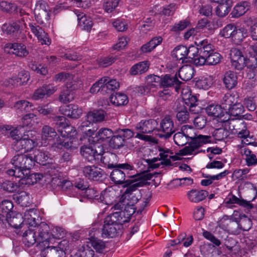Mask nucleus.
I'll use <instances>...</instances> for the list:
<instances>
[{"instance_id": "nucleus-1", "label": "nucleus", "mask_w": 257, "mask_h": 257, "mask_svg": "<svg viewBox=\"0 0 257 257\" xmlns=\"http://www.w3.org/2000/svg\"><path fill=\"white\" fill-rule=\"evenodd\" d=\"M142 175H138L131 180L130 185L126 188L124 194L120 200L114 204L112 209L116 210L115 212L108 215L111 219L119 225L128 222L135 212L134 204L137 203L138 199L132 193L135 191L138 187L141 186L144 182L140 180Z\"/></svg>"}, {"instance_id": "nucleus-2", "label": "nucleus", "mask_w": 257, "mask_h": 257, "mask_svg": "<svg viewBox=\"0 0 257 257\" xmlns=\"http://www.w3.org/2000/svg\"><path fill=\"white\" fill-rule=\"evenodd\" d=\"M85 119V120L83 121L78 126V133L76 132L74 127L71 125L64 126L62 129H59L58 132L60 134L61 137L56 138V141L52 146L53 149L55 151H58L63 148L71 150L77 149L80 145V141L76 137L78 133H83V138L81 137V140L84 139L88 140V138L85 134L87 131L85 130L93 123L90 121L86 116Z\"/></svg>"}, {"instance_id": "nucleus-3", "label": "nucleus", "mask_w": 257, "mask_h": 257, "mask_svg": "<svg viewBox=\"0 0 257 257\" xmlns=\"http://www.w3.org/2000/svg\"><path fill=\"white\" fill-rule=\"evenodd\" d=\"M29 227V230L25 231L23 235V242L24 244L30 247L36 243V245L41 249L48 246L49 242H52V238L49 235L48 232L49 226L45 222H41L39 225Z\"/></svg>"}, {"instance_id": "nucleus-4", "label": "nucleus", "mask_w": 257, "mask_h": 257, "mask_svg": "<svg viewBox=\"0 0 257 257\" xmlns=\"http://www.w3.org/2000/svg\"><path fill=\"white\" fill-rule=\"evenodd\" d=\"M10 136L15 141L13 143V149L16 151L24 150L25 152H31L36 146H41L40 142L36 140V131H29L22 136L18 128L11 130Z\"/></svg>"}, {"instance_id": "nucleus-5", "label": "nucleus", "mask_w": 257, "mask_h": 257, "mask_svg": "<svg viewBox=\"0 0 257 257\" xmlns=\"http://www.w3.org/2000/svg\"><path fill=\"white\" fill-rule=\"evenodd\" d=\"M13 168L8 170L7 174L16 177L23 176L26 170L30 169L34 165L31 154H18L13 157L11 162Z\"/></svg>"}, {"instance_id": "nucleus-6", "label": "nucleus", "mask_w": 257, "mask_h": 257, "mask_svg": "<svg viewBox=\"0 0 257 257\" xmlns=\"http://www.w3.org/2000/svg\"><path fill=\"white\" fill-rule=\"evenodd\" d=\"M238 96L234 92L226 93L221 100V105L225 111L231 116H239L244 112L243 105L238 102Z\"/></svg>"}, {"instance_id": "nucleus-7", "label": "nucleus", "mask_w": 257, "mask_h": 257, "mask_svg": "<svg viewBox=\"0 0 257 257\" xmlns=\"http://www.w3.org/2000/svg\"><path fill=\"white\" fill-rule=\"evenodd\" d=\"M35 209H30L25 212L24 216L19 213H12L13 216L8 220L9 224L15 228L36 226L37 222L36 217L37 215Z\"/></svg>"}, {"instance_id": "nucleus-8", "label": "nucleus", "mask_w": 257, "mask_h": 257, "mask_svg": "<svg viewBox=\"0 0 257 257\" xmlns=\"http://www.w3.org/2000/svg\"><path fill=\"white\" fill-rule=\"evenodd\" d=\"M219 35L230 38L235 44H239L247 37V32L244 28H237L234 25L229 24L220 30Z\"/></svg>"}, {"instance_id": "nucleus-9", "label": "nucleus", "mask_w": 257, "mask_h": 257, "mask_svg": "<svg viewBox=\"0 0 257 257\" xmlns=\"http://www.w3.org/2000/svg\"><path fill=\"white\" fill-rule=\"evenodd\" d=\"M88 138L89 143H96V144L109 142V140L113 135L112 131L108 128H101L98 132L94 133V130L89 129L85 133Z\"/></svg>"}, {"instance_id": "nucleus-10", "label": "nucleus", "mask_w": 257, "mask_h": 257, "mask_svg": "<svg viewBox=\"0 0 257 257\" xmlns=\"http://www.w3.org/2000/svg\"><path fill=\"white\" fill-rule=\"evenodd\" d=\"M157 122L154 119L141 120L137 124L136 127V130L137 131L136 138L142 140L152 142V138L149 136L141 134V133H150L157 127Z\"/></svg>"}, {"instance_id": "nucleus-11", "label": "nucleus", "mask_w": 257, "mask_h": 257, "mask_svg": "<svg viewBox=\"0 0 257 257\" xmlns=\"http://www.w3.org/2000/svg\"><path fill=\"white\" fill-rule=\"evenodd\" d=\"M198 146L195 143L189 144L188 146L185 147L183 150L180 151V153L178 155H173V153L168 149H161L160 150V154L161 159L162 160H169L172 159L173 160H177L181 159V156L193 155L196 154V149Z\"/></svg>"}, {"instance_id": "nucleus-12", "label": "nucleus", "mask_w": 257, "mask_h": 257, "mask_svg": "<svg viewBox=\"0 0 257 257\" xmlns=\"http://www.w3.org/2000/svg\"><path fill=\"white\" fill-rule=\"evenodd\" d=\"M93 143L92 145L81 147L80 150L81 155L89 162L99 160L104 153V149L101 145Z\"/></svg>"}, {"instance_id": "nucleus-13", "label": "nucleus", "mask_w": 257, "mask_h": 257, "mask_svg": "<svg viewBox=\"0 0 257 257\" xmlns=\"http://www.w3.org/2000/svg\"><path fill=\"white\" fill-rule=\"evenodd\" d=\"M116 168L111 173V180L116 184H121L124 182L126 174L128 175L129 171L134 170V166L128 163L119 164Z\"/></svg>"}, {"instance_id": "nucleus-14", "label": "nucleus", "mask_w": 257, "mask_h": 257, "mask_svg": "<svg viewBox=\"0 0 257 257\" xmlns=\"http://www.w3.org/2000/svg\"><path fill=\"white\" fill-rule=\"evenodd\" d=\"M68 241L66 240L61 241L58 246H46L41 252L42 257H65L64 250L68 246Z\"/></svg>"}, {"instance_id": "nucleus-15", "label": "nucleus", "mask_w": 257, "mask_h": 257, "mask_svg": "<svg viewBox=\"0 0 257 257\" xmlns=\"http://www.w3.org/2000/svg\"><path fill=\"white\" fill-rule=\"evenodd\" d=\"M20 13L22 17V21H17L11 24H4L2 26V30L3 33L7 34H14L21 31L26 27L25 21H28L29 14L23 10H20Z\"/></svg>"}, {"instance_id": "nucleus-16", "label": "nucleus", "mask_w": 257, "mask_h": 257, "mask_svg": "<svg viewBox=\"0 0 257 257\" xmlns=\"http://www.w3.org/2000/svg\"><path fill=\"white\" fill-rule=\"evenodd\" d=\"M205 111L208 115L217 118L218 121L225 123V125L230 119L229 114L223 109L222 105L210 104L206 107Z\"/></svg>"}, {"instance_id": "nucleus-17", "label": "nucleus", "mask_w": 257, "mask_h": 257, "mask_svg": "<svg viewBox=\"0 0 257 257\" xmlns=\"http://www.w3.org/2000/svg\"><path fill=\"white\" fill-rule=\"evenodd\" d=\"M88 232L89 237L86 239V243L91 244L96 252L103 253L106 247V242L95 236L98 233V230L95 228H92Z\"/></svg>"}, {"instance_id": "nucleus-18", "label": "nucleus", "mask_w": 257, "mask_h": 257, "mask_svg": "<svg viewBox=\"0 0 257 257\" xmlns=\"http://www.w3.org/2000/svg\"><path fill=\"white\" fill-rule=\"evenodd\" d=\"M36 21L40 25L44 24L43 19L49 20L50 19V11L47 3L43 0H38L34 10Z\"/></svg>"}, {"instance_id": "nucleus-19", "label": "nucleus", "mask_w": 257, "mask_h": 257, "mask_svg": "<svg viewBox=\"0 0 257 257\" xmlns=\"http://www.w3.org/2000/svg\"><path fill=\"white\" fill-rule=\"evenodd\" d=\"M181 96L183 104H186L189 107V111L191 114H195L199 112V107H197V98L195 96L191 94V91L188 86L182 88Z\"/></svg>"}, {"instance_id": "nucleus-20", "label": "nucleus", "mask_w": 257, "mask_h": 257, "mask_svg": "<svg viewBox=\"0 0 257 257\" xmlns=\"http://www.w3.org/2000/svg\"><path fill=\"white\" fill-rule=\"evenodd\" d=\"M231 133L237 135L240 138H246L249 136V132L246 130L244 123L239 120L231 118L226 123Z\"/></svg>"}, {"instance_id": "nucleus-21", "label": "nucleus", "mask_w": 257, "mask_h": 257, "mask_svg": "<svg viewBox=\"0 0 257 257\" xmlns=\"http://www.w3.org/2000/svg\"><path fill=\"white\" fill-rule=\"evenodd\" d=\"M195 44L196 46L195 49L197 50L198 56L194 59V63L196 65H197V62L199 59L200 60L201 58H206L214 50L213 46L206 39L196 41Z\"/></svg>"}, {"instance_id": "nucleus-22", "label": "nucleus", "mask_w": 257, "mask_h": 257, "mask_svg": "<svg viewBox=\"0 0 257 257\" xmlns=\"http://www.w3.org/2000/svg\"><path fill=\"white\" fill-rule=\"evenodd\" d=\"M31 32L37 37L41 45L49 46L51 44V39L47 33L41 27L34 23L29 24Z\"/></svg>"}, {"instance_id": "nucleus-23", "label": "nucleus", "mask_w": 257, "mask_h": 257, "mask_svg": "<svg viewBox=\"0 0 257 257\" xmlns=\"http://www.w3.org/2000/svg\"><path fill=\"white\" fill-rule=\"evenodd\" d=\"M119 227V225L112 220L111 217L107 216L104 219L102 236L105 238L114 237L117 233Z\"/></svg>"}, {"instance_id": "nucleus-24", "label": "nucleus", "mask_w": 257, "mask_h": 257, "mask_svg": "<svg viewBox=\"0 0 257 257\" xmlns=\"http://www.w3.org/2000/svg\"><path fill=\"white\" fill-rule=\"evenodd\" d=\"M4 50L7 54H14L20 57H26L29 53L26 46L21 43L6 44L4 47Z\"/></svg>"}, {"instance_id": "nucleus-25", "label": "nucleus", "mask_w": 257, "mask_h": 257, "mask_svg": "<svg viewBox=\"0 0 257 257\" xmlns=\"http://www.w3.org/2000/svg\"><path fill=\"white\" fill-rule=\"evenodd\" d=\"M67 2L60 3L56 5L54 8V12L57 13L62 10H66L71 6H76L84 9L89 8L91 6L90 0H67Z\"/></svg>"}, {"instance_id": "nucleus-26", "label": "nucleus", "mask_w": 257, "mask_h": 257, "mask_svg": "<svg viewBox=\"0 0 257 257\" xmlns=\"http://www.w3.org/2000/svg\"><path fill=\"white\" fill-rule=\"evenodd\" d=\"M119 193L112 186L106 188L100 193L99 200L107 205H112L115 201Z\"/></svg>"}, {"instance_id": "nucleus-27", "label": "nucleus", "mask_w": 257, "mask_h": 257, "mask_svg": "<svg viewBox=\"0 0 257 257\" xmlns=\"http://www.w3.org/2000/svg\"><path fill=\"white\" fill-rule=\"evenodd\" d=\"M195 50L194 46L187 48L184 46H178L175 47L172 52V56L176 60H181L187 58L189 55V58L194 56V53H192Z\"/></svg>"}, {"instance_id": "nucleus-28", "label": "nucleus", "mask_w": 257, "mask_h": 257, "mask_svg": "<svg viewBox=\"0 0 257 257\" xmlns=\"http://www.w3.org/2000/svg\"><path fill=\"white\" fill-rule=\"evenodd\" d=\"M231 66L237 70H240L244 67L245 57L238 49L232 48L230 53Z\"/></svg>"}, {"instance_id": "nucleus-29", "label": "nucleus", "mask_w": 257, "mask_h": 257, "mask_svg": "<svg viewBox=\"0 0 257 257\" xmlns=\"http://www.w3.org/2000/svg\"><path fill=\"white\" fill-rule=\"evenodd\" d=\"M43 177L41 173L30 174V169H28L23 172V176L21 175L17 177L20 178L19 181L20 185H33L41 180Z\"/></svg>"}, {"instance_id": "nucleus-30", "label": "nucleus", "mask_w": 257, "mask_h": 257, "mask_svg": "<svg viewBox=\"0 0 257 257\" xmlns=\"http://www.w3.org/2000/svg\"><path fill=\"white\" fill-rule=\"evenodd\" d=\"M59 111L64 115L74 119L79 118L83 113V109L74 104L61 106Z\"/></svg>"}, {"instance_id": "nucleus-31", "label": "nucleus", "mask_w": 257, "mask_h": 257, "mask_svg": "<svg viewBox=\"0 0 257 257\" xmlns=\"http://www.w3.org/2000/svg\"><path fill=\"white\" fill-rule=\"evenodd\" d=\"M57 90V87L52 84L43 86L36 89L34 92L32 99L38 100L43 98H46L53 94Z\"/></svg>"}, {"instance_id": "nucleus-32", "label": "nucleus", "mask_w": 257, "mask_h": 257, "mask_svg": "<svg viewBox=\"0 0 257 257\" xmlns=\"http://www.w3.org/2000/svg\"><path fill=\"white\" fill-rule=\"evenodd\" d=\"M222 82L225 88L231 90L235 88L238 84V76L236 72L232 71L225 72L222 77Z\"/></svg>"}, {"instance_id": "nucleus-33", "label": "nucleus", "mask_w": 257, "mask_h": 257, "mask_svg": "<svg viewBox=\"0 0 257 257\" xmlns=\"http://www.w3.org/2000/svg\"><path fill=\"white\" fill-rule=\"evenodd\" d=\"M57 135L53 128L48 125L44 126L42 130V141L40 142V146H47L55 139Z\"/></svg>"}, {"instance_id": "nucleus-34", "label": "nucleus", "mask_w": 257, "mask_h": 257, "mask_svg": "<svg viewBox=\"0 0 257 257\" xmlns=\"http://www.w3.org/2000/svg\"><path fill=\"white\" fill-rule=\"evenodd\" d=\"M222 59L221 55L216 52L213 51L206 58H201L197 61V66L204 65H214L218 64Z\"/></svg>"}, {"instance_id": "nucleus-35", "label": "nucleus", "mask_w": 257, "mask_h": 257, "mask_svg": "<svg viewBox=\"0 0 257 257\" xmlns=\"http://www.w3.org/2000/svg\"><path fill=\"white\" fill-rule=\"evenodd\" d=\"M161 128L163 134H161V137L168 138L170 137L174 131V123L169 116L165 117L161 123Z\"/></svg>"}, {"instance_id": "nucleus-36", "label": "nucleus", "mask_w": 257, "mask_h": 257, "mask_svg": "<svg viewBox=\"0 0 257 257\" xmlns=\"http://www.w3.org/2000/svg\"><path fill=\"white\" fill-rule=\"evenodd\" d=\"M85 177L90 180H97L102 177L101 170L95 166H87L83 168Z\"/></svg>"}, {"instance_id": "nucleus-37", "label": "nucleus", "mask_w": 257, "mask_h": 257, "mask_svg": "<svg viewBox=\"0 0 257 257\" xmlns=\"http://www.w3.org/2000/svg\"><path fill=\"white\" fill-rule=\"evenodd\" d=\"M161 77V87H169L175 85L176 90V91H178L181 83L178 80L176 77L166 74Z\"/></svg>"}, {"instance_id": "nucleus-38", "label": "nucleus", "mask_w": 257, "mask_h": 257, "mask_svg": "<svg viewBox=\"0 0 257 257\" xmlns=\"http://www.w3.org/2000/svg\"><path fill=\"white\" fill-rule=\"evenodd\" d=\"M78 26L82 30L90 32L93 26V22L91 17L86 15L77 16Z\"/></svg>"}, {"instance_id": "nucleus-39", "label": "nucleus", "mask_w": 257, "mask_h": 257, "mask_svg": "<svg viewBox=\"0 0 257 257\" xmlns=\"http://www.w3.org/2000/svg\"><path fill=\"white\" fill-rule=\"evenodd\" d=\"M250 7V3L247 1H242L237 3L231 12L232 17H238L242 16L249 10Z\"/></svg>"}, {"instance_id": "nucleus-40", "label": "nucleus", "mask_w": 257, "mask_h": 257, "mask_svg": "<svg viewBox=\"0 0 257 257\" xmlns=\"http://www.w3.org/2000/svg\"><path fill=\"white\" fill-rule=\"evenodd\" d=\"M105 116L106 113L102 109H94L89 111L86 115V117L93 123L103 121Z\"/></svg>"}, {"instance_id": "nucleus-41", "label": "nucleus", "mask_w": 257, "mask_h": 257, "mask_svg": "<svg viewBox=\"0 0 257 257\" xmlns=\"http://www.w3.org/2000/svg\"><path fill=\"white\" fill-rule=\"evenodd\" d=\"M187 126H183L182 127V132H178L174 136V141L175 143L179 146H182L187 144L189 139V134L185 131L187 128Z\"/></svg>"}, {"instance_id": "nucleus-42", "label": "nucleus", "mask_w": 257, "mask_h": 257, "mask_svg": "<svg viewBox=\"0 0 257 257\" xmlns=\"http://www.w3.org/2000/svg\"><path fill=\"white\" fill-rule=\"evenodd\" d=\"M34 155L32 156L34 162H36L43 165H45L46 162L49 159L51 160V155L46 151H43L39 149L33 150Z\"/></svg>"}, {"instance_id": "nucleus-43", "label": "nucleus", "mask_w": 257, "mask_h": 257, "mask_svg": "<svg viewBox=\"0 0 257 257\" xmlns=\"http://www.w3.org/2000/svg\"><path fill=\"white\" fill-rule=\"evenodd\" d=\"M71 84H67L61 92L59 96V100L64 103L72 101L74 98V93L71 88Z\"/></svg>"}, {"instance_id": "nucleus-44", "label": "nucleus", "mask_w": 257, "mask_h": 257, "mask_svg": "<svg viewBox=\"0 0 257 257\" xmlns=\"http://www.w3.org/2000/svg\"><path fill=\"white\" fill-rule=\"evenodd\" d=\"M14 108L18 112H29L33 110V104L26 100H20L15 102Z\"/></svg>"}, {"instance_id": "nucleus-45", "label": "nucleus", "mask_w": 257, "mask_h": 257, "mask_svg": "<svg viewBox=\"0 0 257 257\" xmlns=\"http://www.w3.org/2000/svg\"><path fill=\"white\" fill-rule=\"evenodd\" d=\"M110 102L116 106L124 105L128 102L127 95L122 93H116L111 94L109 97Z\"/></svg>"}, {"instance_id": "nucleus-46", "label": "nucleus", "mask_w": 257, "mask_h": 257, "mask_svg": "<svg viewBox=\"0 0 257 257\" xmlns=\"http://www.w3.org/2000/svg\"><path fill=\"white\" fill-rule=\"evenodd\" d=\"M147 89L154 92L158 87H161V77L155 75H149L147 77Z\"/></svg>"}, {"instance_id": "nucleus-47", "label": "nucleus", "mask_w": 257, "mask_h": 257, "mask_svg": "<svg viewBox=\"0 0 257 257\" xmlns=\"http://www.w3.org/2000/svg\"><path fill=\"white\" fill-rule=\"evenodd\" d=\"M189 200L197 203L204 200L207 196V192L204 190H192L187 193Z\"/></svg>"}, {"instance_id": "nucleus-48", "label": "nucleus", "mask_w": 257, "mask_h": 257, "mask_svg": "<svg viewBox=\"0 0 257 257\" xmlns=\"http://www.w3.org/2000/svg\"><path fill=\"white\" fill-rule=\"evenodd\" d=\"M214 78L213 76L204 75L196 81V86L199 89H208L213 84Z\"/></svg>"}, {"instance_id": "nucleus-49", "label": "nucleus", "mask_w": 257, "mask_h": 257, "mask_svg": "<svg viewBox=\"0 0 257 257\" xmlns=\"http://www.w3.org/2000/svg\"><path fill=\"white\" fill-rule=\"evenodd\" d=\"M241 154L245 157L246 165L248 167L257 165V157L251 150L248 148H243L241 150Z\"/></svg>"}, {"instance_id": "nucleus-50", "label": "nucleus", "mask_w": 257, "mask_h": 257, "mask_svg": "<svg viewBox=\"0 0 257 257\" xmlns=\"http://www.w3.org/2000/svg\"><path fill=\"white\" fill-rule=\"evenodd\" d=\"M195 70L194 67L191 65H184L179 71L180 78L184 80H190L194 76Z\"/></svg>"}, {"instance_id": "nucleus-51", "label": "nucleus", "mask_w": 257, "mask_h": 257, "mask_svg": "<svg viewBox=\"0 0 257 257\" xmlns=\"http://www.w3.org/2000/svg\"><path fill=\"white\" fill-rule=\"evenodd\" d=\"M163 39L161 37H155L152 39L149 42L143 45L141 47V51L143 53L150 52L157 46L162 42Z\"/></svg>"}, {"instance_id": "nucleus-52", "label": "nucleus", "mask_w": 257, "mask_h": 257, "mask_svg": "<svg viewBox=\"0 0 257 257\" xmlns=\"http://www.w3.org/2000/svg\"><path fill=\"white\" fill-rule=\"evenodd\" d=\"M23 126L31 128L37 124L39 120L37 115L34 113H28L25 115L22 118Z\"/></svg>"}, {"instance_id": "nucleus-53", "label": "nucleus", "mask_w": 257, "mask_h": 257, "mask_svg": "<svg viewBox=\"0 0 257 257\" xmlns=\"http://www.w3.org/2000/svg\"><path fill=\"white\" fill-rule=\"evenodd\" d=\"M193 241V237L192 235L186 236L185 233H181L176 239L171 240V245L183 243L184 246L187 247L192 244Z\"/></svg>"}, {"instance_id": "nucleus-54", "label": "nucleus", "mask_w": 257, "mask_h": 257, "mask_svg": "<svg viewBox=\"0 0 257 257\" xmlns=\"http://www.w3.org/2000/svg\"><path fill=\"white\" fill-rule=\"evenodd\" d=\"M231 7V2L219 4L215 9L216 14L219 17H224L229 13Z\"/></svg>"}, {"instance_id": "nucleus-55", "label": "nucleus", "mask_w": 257, "mask_h": 257, "mask_svg": "<svg viewBox=\"0 0 257 257\" xmlns=\"http://www.w3.org/2000/svg\"><path fill=\"white\" fill-rule=\"evenodd\" d=\"M149 65L148 61L140 62L132 67L130 73L132 75H135L144 73L148 70Z\"/></svg>"}, {"instance_id": "nucleus-56", "label": "nucleus", "mask_w": 257, "mask_h": 257, "mask_svg": "<svg viewBox=\"0 0 257 257\" xmlns=\"http://www.w3.org/2000/svg\"><path fill=\"white\" fill-rule=\"evenodd\" d=\"M227 174L228 172L227 171H224L215 175H207L206 176H204L205 179L201 181V184L205 186H208L211 184L214 181L220 180L222 178L225 177Z\"/></svg>"}, {"instance_id": "nucleus-57", "label": "nucleus", "mask_w": 257, "mask_h": 257, "mask_svg": "<svg viewBox=\"0 0 257 257\" xmlns=\"http://www.w3.org/2000/svg\"><path fill=\"white\" fill-rule=\"evenodd\" d=\"M124 142L122 137L117 133V130L109 140V145L113 149H117L122 147Z\"/></svg>"}, {"instance_id": "nucleus-58", "label": "nucleus", "mask_w": 257, "mask_h": 257, "mask_svg": "<svg viewBox=\"0 0 257 257\" xmlns=\"http://www.w3.org/2000/svg\"><path fill=\"white\" fill-rule=\"evenodd\" d=\"M94 254V251L89 246L88 243H86V240L83 242V244L80 246L78 251L79 257H93Z\"/></svg>"}, {"instance_id": "nucleus-59", "label": "nucleus", "mask_w": 257, "mask_h": 257, "mask_svg": "<svg viewBox=\"0 0 257 257\" xmlns=\"http://www.w3.org/2000/svg\"><path fill=\"white\" fill-rule=\"evenodd\" d=\"M111 23L114 29L119 32H124L128 28V22L123 19H113Z\"/></svg>"}, {"instance_id": "nucleus-60", "label": "nucleus", "mask_w": 257, "mask_h": 257, "mask_svg": "<svg viewBox=\"0 0 257 257\" xmlns=\"http://www.w3.org/2000/svg\"><path fill=\"white\" fill-rule=\"evenodd\" d=\"M105 83L103 77L95 82L90 89L91 93H96L98 92H106Z\"/></svg>"}, {"instance_id": "nucleus-61", "label": "nucleus", "mask_w": 257, "mask_h": 257, "mask_svg": "<svg viewBox=\"0 0 257 257\" xmlns=\"http://www.w3.org/2000/svg\"><path fill=\"white\" fill-rule=\"evenodd\" d=\"M105 83L106 92L114 90L119 87V82L114 79L104 76L103 77Z\"/></svg>"}, {"instance_id": "nucleus-62", "label": "nucleus", "mask_w": 257, "mask_h": 257, "mask_svg": "<svg viewBox=\"0 0 257 257\" xmlns=\"http://www.w3.org/2000/svg\"><path fill=\"white\" fill-rule=\"evenodd\" d=\"M65 234V230L60 227L55 226L51 229V236L49 234L50 237L52 238V242L49 241V244L53 243L55 239H60Z\"/></svg>"}, {"instance_id": "nucleus-63", "label": "nucleus", "mask_w": 257, "mask_h": 257, "mask_svg": "<svg viewBox=\"0 0 257 257\" xmlns=\"http://www.w3.org/2000/svg\"><path fill=\"white\" fill-rule=\"evenodd\" d=\"M17 6L13 3L7 1H0V11L6 13H14L17 12Z\"/></svg>"}, {"instance_id": "nucleus-64", "label": "nucleus", "mask_w": 257, "mask_h": 257, "mask_svg": "<svg viewBox=\"0 0 257 257\" xmlns=\"http://www.w3.org/2000/svg\"><path fill=\"white\" fill-rule=\"evenodd\" d=\"M187 107L186 105L178 110L176 116L178 121L181 123L186 122L191 117L187 111Z\"/></svg>"}]
</instances>
